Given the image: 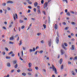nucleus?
I'll list each match as a JSON object with an SVG mask.
<instances>
[{
    "instance_id": "nucleus-1",
    "label": "nucleus",
    "mask_w": 77,
    "mask_h": 77,
    "mask_svg": "<svg viewBox=\"0 0 77 77\" xmlns=\"http://www.w3.org/2000/svg\"><path fill=\"white\" fill-rule=\"evenodd\" d=\"M52 69L53 71H54L55 74H57V69L56 67H54V66L53 65H52Z\"/></svg>"
},
{
    "instance_id": "nucleus-2",
    "label": "nucleus",
    "mask_w": 77,
    "mask_h": 77,
    "mask_svg": "<svg viewBox=\"0 0 77 77\" xmlns=\"http://www.w3.org/2000/svg\"><path fill=\"white\" fill-rule=\"evenodd\" d=\"M11 54H11V56L12 57H14L15 56V54H13V51H11L10 52L8 53L9 55H11Z\"/></svg>"
},
{
    "instance_id": "nucleus-3",
    "label": "nucleus",
    "mask_w": 77,
    "mask_h": 77,
    "mask_svg": "<svg viewBox=\"0 0 77 77\" xmlns=\"http://www.w3.org/2000/svg\"><path fill=\"white\" fill-rule=\"evenodd\" d=\"M44 9H45L47 7V2H46L45 3H44Z\"/></svg>"
},
{
    "instance_id": "nucleus-4",
    "label": "nucleus",
    "mask_w": 77,
    "mask_h": 77,
    "mask_svg": "<svg viewBox=\"0 0 77 77\" xmlns=\"http://www.w3.org/2000/svg\"><path fill=\"white\" fill-rule=\"evenodd\" d=\"M35 51V48H33V50L32 49H31L29 50V51L30 52H32V51Z\"/></svg>"
},
{
    "instance_id": "nucleus-5",
    "label": "nucleus",
    "mask_w": 77,
    "mask_h": 77,
    "mask_svg": "<svg viewBox=\"0 0 77 77\" xmlns=\"http://www.w3.org/2000/svg\"><path fill=\"white\" fill-rule=\"evenodd\" d=\"M60 52L61 55H63L64 53H65V52L63 51V50L61 49L60 51Z\"/></svg>"
},
{
    "instance_id": "nucleus-6",
    "label": "nucleus",
    "mask_w": 77,
    "mask_h": 77,
    "mask_svg": "<svg viewBox=\"0 0 77 77\" xmlns=\"http://www.w3.org/2000/svg\"><path fill=\"white\" fill-rule=\"evenodd\" d=\"M7 3H11L12 4L14 3V2L11 1H9L7 2Z\"/></svg>"
},
{
    "instance_id": "nucleus-7",
    "label": "nucleus",
    "mask_w": 77,
    "mask_h": 77,
    "mask_svg": "<svg viewBox=\"0 0 77 77\" xmlns=\"http://www.w3.org/2000/svg\"><path fill=\"white\" fill-rule=\"evenodd\" d=\"M38 4L37 2H35L34 3V5L35 7H36L38 6Z\"/></svg>"
},
{
    "instance_id": "nucleus-8",
    "label": "nucleus",
    "mask_w": 77,
    "mask_h": 77,
    "mask_svg": "<svg viewBox=\"0 0 77 77\" xmlns=\"http://www.w3.org/2000/svg\"><path fill=\"white\" fill-rule=\"evenodd\" d=\"M54 27L56 30H57V28H58V26H57V24H55L54 26Z\"/></svg>"
},
{
    "instance_id": "nucleus-9",
    "label": "nucleus",
    "mask_w": 77,
    "mask_h": 77,
    "mask_svg": "<svg viewBox=\"0 0 77 77\" xmlns=\"http://www.w3.org/2000/svg\"><path fill=\"white\" fill-rule=\"evenodd\" d=\"M48 42H49L48 45L49 47H50L51 45V40L50 41H49Z\"/></svg>"
},
{
    "instance_id": "nucleus-10",
    "label": "nucleus",
    "mask_w": 77,
    "mask_h": 77,
    "mask_svg": "<svg viewBox=\"0 0 77 77\" xmlns=\"http://www.w3.org/2000/svg\"><path fill=\"white\" fill-rule=\"evenodd\" d=\"M59 38H58L57 37L56 38V42L57 44H58V43H59Z\"/></svg>"
},
{
    "instance_id": "nucleus-11",
    "label": "nucleus",
    "mask_w": 77,
    "mask_h": 77,
    "mask_svg": "<svg viewBox=\"0 0 77 77\" xmlns=\"http://www.w3.org/2000/svg\"><path fill=\"white\" fill-rule=\"evenodd\" d=\"M63 61V59H62V58L61 59H60V61H59V63L60 65L61 64H62V63Z\"/></svg>"
},
{
    "instance_id": "nucleus-12",
    "label": "nucleus",
    "mask_w": 77,
    "mask_h": 77,
    "mask_svg": "<svg viewBox=\"0 0 77 77\" xmlns=\"http://www.w3.org/2000/svg\"><path fill=\"white\" fill-rule=\"evenodd\" d=\"M74 50V45H72L71 50Z\"/></svg>"
},
{
    "instance_id": "nucleus-13",
    "label": "nucleus",
    "mask_w": 77,
    "mask_h": 77,
    "mask_svg": "<svg viewBox=\"0 0 77 77\" xmlns=\"http://www.w3.org/2000/svg\"><path fill=\"white\" fill-rule=\"evenodd\" d=\"M13 39H14V35H12L11 37H10V40H13Z\"/></svg>"
},
{
    "instance_id": "nucleus-14",
    "label": "nucleus",
    "mask_w": 77,
    "mask_h": 77,
    "mask_svg": "<svg viewBox=\"0 0 77 77\" xmlns=\"http://www.w3.org/2000/svg\"><path fill=\"white\" fill-rule=\"evenodd\" d=\"M28 65L29 68H31V66H32V63H29Z\"/></svg>"
},
{
    "instance_id": "nucleus-15",
    "label": "nucleus",
    "mask_w": 77,
    "mask_h": 77,
    "mask_svg": "<svg viewBox=\"0 0 77 77\" xmlns=\"http://www.w3.org/2000/svg\"><path fill=\"white\" fill-rule=\"evenodd\" d=\"M32 26V23H31V24L29 25V26L27 28V30H28L30 28V27Z\"/></svg>"
},
{
    "instance_id": "nucleus-16",
    "label": "nucleus",
    "mask_w": 77,
    "mask_h": 77,
    "mask_svg": "<svg viewBox=\"0 0 77 77\" xmlns=\"http://www.w3.org/2000/svg\"><path fill=\"white\" fill-rule=\"evenodd\" d=\"M37 12L38 14H41L40 10H38L37 11Z\"/></svg>"
},
{
    "instance_id": "nucleus-17",
    "label": "nucleus",
    "mask_w": 77,
    "mask_h": 77,
    "mask_svg": "<svg viewBox=\"0 0 77 77\" xmlns=\"http://www.w3.org/2000/svg\"><path fill=\"white\" fill-rule=\"evenodd\" d=\"M7 66L10 67L11 66V64L10 63H8L7 64Z\"/></svg>"
},
{
    "instance_id": "nucleus-18",
    "label": "nucleus",
    "mask_w": 77,
    "mask_h": 77,
    "mask_svg": "<svg viewBox=\"0 0 77 77\" xmlns=\"http://www.w3.org/2000/svg\"><path fill=\"white\" fill-rule=\"evenodd\" d=\"M62 47H63V48H64V49H65V50H66V47H65V46H64V45H62Z\"/></svg>"
},
{
    "instance_id": "nucleus-19",
    "label": "nucleus",
    "mask_w": 77,
    "mask_h": 77,
    "mask_svg": "<svg viewBox=\"0 0 77 77\" xmlns=\"http://www.w3.org/2000/svg\"><path fill=\"white\" fill-rule=\"evenodd\" d=\"M28 70L29 71H32V69L30 68H28Z\"/></svg>"
},
{
    "instance_id": "nucleus-20",
    "label": "nucleus",
    "mask_w": 77,
    "mask_h": 77,
    "mask_svg": "<svg viewBox=\"0 0 77 77\" xmlns=\"http://www.w3.org/2000/svg\"><path fill=\"white\" fill-rule=\"evenodd\" d=\"M66 15H68L69 16H70L71 15V14H70V13L69 12H67V13L66 14Z\"/></svg>"
},
{
    "instance_id": "nucleus-21",
    "label": "nucleus",
    "mask_w": 77,
    "mask_h": 77,
    "mask_svg": "<svg viewBox=\"0 0 77 77\" xmlns=\"http://www.w3.org/2000/svg\"><path fill=\"white\" fill-rule=\"evenodd\" d=\"M17 67H18V64L16 63L14 66V68H17Z\"/></svg>"
},
{
    "instance_id": "nucleus-22",
    "label": "nucleus",
    "mask_w": 77,
    "mask_h": 77,
    "mask_svg": "<svg viewBox=\"0 0 77 77\" xmlns=\"http://www.w3.org/2000/svg\"><path fill=\"white\" fill-rule=\"evenodd\" d=\"M17 63V60H14L13 61V63L14 64H15L16 63Z\"/></svg>"
},
{
    "instance_id": "nucleus-23",
    "label": "nucleus",
    "mask_w": 77,
    "mask_h": 77,
    "mask_svg": "<svg viewBox=\"0 0 77 77\" xmlns=\"http://www.w3.org/2000/svg\"><path fill=\"white\" fill-rule=\"evenodd\" d=\"M29 1L28 2V3L30 4V5H32V2H31V1Z\"/></svg>"
},
{
    "instance_id": "nucleus-24",
    "label": "nucleus",
    "mask_w": 77,
    "mask_h": 77,
    "mask_svg": "<svg viewBox=\"0 0 77 77\" xmlns=\"http://www.w3.org/2000/svg\"><path fill=\"white\" fill-rule=\"evenodd\" d=\"M22 75H23V76H26V73H23L22 74Z\"/></svg>"
},
{
    "instance_id": "nucleus-25",
    "label": "nucleus",
    "mask_w": 77,
    "mask_h": 77,
    "mask_svg": "<svg viewBox=\"0 0 77 77\" xmlns=\"http://www.w3.org/2000/svg\"><path fill=\"white\" fill-rule=\"evenodd\" d=\"M72 72H73L72 73V75H75L76 74L75 73H74V71H72Z\"/></svg>"
},
{
    "instance_id": "nucleus-26",
    "label": "nucleus",
    "mask_w": 77,
    "mask_h": 77,
    "mask_svg": "<svg viewBox=\"0 0 77 77\" xmlns=\"http://www.w3.org/2000/svg\"><path fill=\"white\" fill-rule=\"evenodd\" d=\"M63 2H65L66 3H68V0H62Z\"/></svg>"
},
{
    "instance_id": "nucleus-27",
    "label": "nucleus",
    "mask_w": 77,
    "mask_h": 77,
    "mask_svg": "<svg viewBox=\"0 0 77 77\" xmlns=\"http://www.w3.org/2000/svg\"><path fill=\"white\" fill-rule=\"evenodd\" d=\"M11 57H9V56L6 57V59H11Z\"/></svg>"
},
{
    "instance_id": "nucleus-28",
    "label": "nucleus",
    "mask_w": 77,
    "mask_h": 77,
    "mask_svg": "<svg viewBox=\"0 0 77 77\" xmlns=\"http://www.w3.org/2000/svg\"><path fill=\"white\" fill-rule=\"evenodd\" d=\"M37 8L38 9V10H40V6H38L37 7Z\"/></svg>"
},
{
    "instance_id": "nucleus-29",
    "label": "nucleus",
    "mask_w": 77,
    "mask_h": 77,
    "mask_svg": "<svg viewBox=\"0 0 77 77\" xmlns=\"http://www.w3.org/2000/svg\"><path fill=\"white\" fill-rule=\"evenodd\" d=\"M43 26L44 27V29H45L46 28V25L44 24L43 25Z\"/></svg>"
},
{
    "instance_id": "nucleus-30",
    "label": "nucleus",
    "mask_w": 77,
    "mask_h": 77,
    "mask_svg": "<svg viewBox=\"0 0 77 77\" xmlns=\"http://www.w3.org/2000/svg\"><path fill=\"white\" fill-rule=\"evenodd\" d=\"M61 69H63V65H62L61 66Z\"/></svg>"
},
{
    "instance_id": "nucleus-31",
    "label": "nucleus",
    "mask_w": 77,
    "mask_h": 77,
    "mask_svg": "<svg viewBox=\"0 0 77 77\" xmlns=\"http://www.w3.org/2000/svg\"><path fill=\"white\" fill-rule=\"evenodd\" d=\"M42 13L44 14L45 15H46V13H45V11H43Z\"/></svg>"
},
{
    "instance_id": "nucleus-32",
    "label": "nucleus",
    "mask_w": 77,
    "mask_h": 77,
    "mask_svg": "<svg viewBox=\"0 0 77 77\" xmlns=\"http://www.w3.org/2000/svg\"><path fill=\"white\" fill-rule=\"evenodd\" d=\"M10 44H14V42H9Z\"/></svg>"
},
{
    "instance_id": "nucleus-33",
    "label": "nucleus",
    "mask_w": 77,
    "mask_h": 77,
    "mask_svg": "<svg viewBox=\"0 0 77 77\" xmlns=\"http://www.w3.org/2000/svg\"><path fill=\"white\" fill-rule=\"evenodd\" d=\"M64 44L65 47H67V46H68V44H67V43H64Z\"/></svg>"
},
{
    "instance_id": "nucleus-34",
    "label": "nucleus",
    "mask_w": 77,
    "mask_h": 77,
    "mask_svg": "<svg viewBox=\"0 0 77 77\" xmlns=\"http://www.w3.org/2000/svg\"><path fill=\"white\" fill-rule=\"evenodd\" d=\"M76 59H77V56H75V58H74L73 59V60H75Z\"/></svg>"
},
{
    "instance_id": "nucleus-35",
    "label": "nucleus",
    "mask_w": 77,
    "mask_h": 77,
    "mask_svg": "<svg viewBox=\"0 0 77 77\" xmlns=\"http://www.w3.org/2000/svg\"><path fill=\"white\" fill-rule=\"evenodd\" d=\"M24 27H25V26H24V25H23L21 27V28L22 29H24Z\"/></svg>"
},
{
    "instance_id": "nucleus-36",
    "label": "nucleus",
    "mask_w": 77,
    "mask_h": 77,
    "mask_svg": "<svg viewBox=\"0 0 77 77\" xmlns=\"http://www.w3.org/2000/svg\"><path fill=\"white\" fill-rule=\"evenodd\" d=\"M41 35V33H37V35H38V36H39L40 35Z\"/></svg>"
},
{
    "instance_id": "nucleus-37",
    "label": "nucleus",
    "mask_w": 77,
    "mask_h": 77,
    "mask_svg": "<svg viewBox=\"0 0 77 77\" xmlns=\"http://www.w3.org/2000/svg\"><path fill=\"white\" fill-rule=\"evenodd\" d=\"M39 53H40V54H42V53H43V51H40V52H39Z\"/></svg>"
},
{
    "instance_id": "nucleus-38",
    "label": "nucleus",
    "mask_w": 77,
    "mask_h": 77,
    "mask_svg": "<svg viewBox=\"0 0 77 77\" xmlns=\"http://www.w3.org/2000/svg\"><path fill=\"white\" fill-rule=\"evenodd\" d=\"M15 17L17 18V19H18V16H17V14H15Z\"/></svg>"
},
{
    "instance_id": "nucleus-39",
    "label": "nucleus",
    "mask_w": 77,
    "mask_h": 77,
    "mask_svg": "<svg viewBox=\"0 0 77 77\" xmlns=\"http://www.w3.org/2000/svg\"><path fill=\"white\" fill-rule=\"evenodd\" d=\"M57 35L58 37H59V32L58 31L57 32Z\"/></svg>"
},
{
    "instance_id": "nucleus-40",
    "label": "nucleus",
    "mask_w": 77,
    "mask_h": 77,
    "mask_svg": "<svg viewBox=\"0 0 77 77\" xmlns=\"http://www.w3.org/2000/svg\"><path fill=\"white\" fill-rule=\"evenodd\" d=\"M20 43L19 44L20 45H21L22 44V41L21 40H20Z\"/></svg>"
},
{
    "instance_id": "nucleus-41",
    "label": "nucleus",
    "mask_w": 77,
    "mask_h": 77,
    "mask_svg": "<svg viewBox=\"0 0 77 77\" xmlns=\"http://www.w3.org/2000/svg\"><path fill=\"white\" fill-rule=\"evenodd\" d=\"M41 3H42V4H44V0H41Z\"/></svg>"
},
{
    "instance_id": "nucleus-42",
    "label": "nucleus",
    "mask_w": 77,
    "mask_h": 77,
    "mask_svg": "<svg viewBox=\"0 0 77 77\" xmlns=\"http://www.w3.org/2000/svg\"><path fill=\"white\" fill-rule=\"evenodd\" d=\"M70 12H71L72 14H75V13L74 12V11H70Z\"/></svg>"
},
{
    "instance_id": "nucleus-43",
    "label": "nucleus",
    "mask_w": 77,
    "mask_h": 77,
    "mask_svg": "<svg viewBox=\"0 0 77 77\" xmlns=\"http://www.w3.org/2000/svg\"><path fill=\"white\" fill-rule=\"evenodd\" d=\"M2 5L3 6H6V3H3L2 4Z\"/></svg>"
},
{
    "instance_id": "nucleus-44",
    "label": "nucleus",
    "mask_w": 77,
    "mask_h": 77,
    "mask_svg": "<svg viewBox=\"0 0 77 77\" xmlns=\"http://www.w3.org/2000/svg\"><path fill=\"white\" fill-rule=\"evenodd\" d=\"M73 25H74V24H75V23L74 22H72L71 23Z\"/></svg>"
},
{
    "instance_id": "nucleus-45",
    "label": "nucleus",
    "mask_w": 77,
    "mask_h": 77,
    "mask_svg": "<svg viewBox=\"0 0 77 77\" xmlns=\"http://www.w3.org/2000/svg\"><path fill=\"white\" fill-rule=\"evenodd\" d=\"M17 72H20V71H21V70H20V69H19L17 70Z\"/></svg>"
},
{
    "instance_id": "nucleus-46",
    "label": "nucleus",
    "mask_w": 77,
    "mask_h": 77,
    "mask_svg": "<svg viewBox=\"0 0 77 77\" xmlns=\"http://www.w3.org/2000/svg\"><path fill=\"white\" fill-rule=\"evenodd\" d=\"M33 11L34 12H36V9L35 8H34L33 9Z\"/></svg>"
},
{
    "instance_id": "nucleus-47",
    "label": "nucleus",
    "mask_w": 77,
    "mask_h": 77,
    "mask_svg": "<svg viewBox=\"0 0 77 77\" xmlns=\"http://www.w3.org/2000/svg\"><path fill=\"white\" fill-rule=\"evenodd\" d=\"M28 8L29 9H32V7H31V6H28Z\"/></svg>"
},
{
    "instance_id": "nucleus-48",
    "label": "nucleus",
    "mask_w": 77,
    "mask_h": 77,
    "mask_svg": "<svg viewBox=\"0 0 77 77\" xmlns=\"http://www.w3.org/2000/svg\"><path fill=\"white\" fill-rule=\"evenodd\" d=\"M41 43H42V44H44V40H42V41H41Z\"/></svg>"
},
{
    "instance_id": "nucleus-49",
    "label": "nucleus",
    "mask_w": 77,
    "mask_h": 77,
    "mask_svg": "<svg viewBox=\"0 0 77 77\" xmlns=\"http://www.w3.org/2000/svg\"><path fill=\"white\" fill-rule=\"evenodd\" d=\"M42 72H46V70L45 69H43L42 70Z\"/></svg>"
},
{
    "instance_id": "nucleus-50",
    "label": "nucleus",
    "mask_w": 77,
    "mask_h": 77,
    "mask_svg": "<svg viewBox=\"0 0 77 77\" xmlns=\"http://www.w3.org/2000/svg\"><path fill=\"white\" fill-rule=\"evenodd\" d=\"M20 23H23V20H20Z\"/></svg>"
},
{
    "instance_id": "nucleus-51",
    "label": "nucleus",
    "mask_w": 77,
    "mask_h": 77,
    "mask_svg": "<svg viewBox=\"0 0 77 77\" xmlns=\"http://www.w3.org/2000/svg\"><path fill=\"white\" fill-rule=\"evenodd\" d=\"M68 27H66L65 28V30H68Z\"/></svg>"
},
{
    "instance_id": "nucleus-52",
    "label": "nucleus",
    "mask_w": 77,
    "mask_h": 77,
    "mask_svg": "<svg viewBox=\"0 0 77 77\" xmlns=\"http://www.w3.org/2000/svg\"><path fill=\"white\" fill-rule=\"evenodd\" d=\"M23 50H26V47H23Z\"/></svg>"
},
{
    "instance_id": "nucleus-53",
    "label": "nucleus",
    "mask_w": 77,
    "mask_h": 77,
    "mask_svg": "<svg viewBox=\"0 0 77 77\" xmlns=\"http://www.w3.org/2000/svg\"><path fill=\"white\" fill-rule=\"evenodd\" d=\"M35 69H36V70H38V67H35Z\"/></svg>"
},
{
    "instance_id": "nucleus-54",
    "label": "nucleus",
    "mask_w": 77,
    "mask_h": 77,
    "mask_svg": "<svg viewBox=\"0 0 77 77\" xmlns=\"http://www.w3.org/2000/svg\"><path fill=\"white\" fill-rule=\"evenodd\" d=\"M2 41L3 42H6V40L5 39H3L2 40Z\"/></svg>"
},
{
    "instance_id": "nucleus-55",
    "label": "nucleus",
    "mask_w": 77,
    "mask_h": 77,
    "mask_svg": "<svg viewBox=\"0 0 77 77\" xmlns=\"http://www.w3.org/2000/svg\"><path fill=\"white\" fill-rule=\"evenodd\" d=\"M28 74L29 75H32V73H30V72H29L28 73Z\"/></svg>"
},
{
    "instance_id": "nucleus-56",
    "label": "nucleus",
    "mask_w": 77,
    "mask_h": 77,
    "mask_svg": "<svg viewBox=\"0 0 77 77\" xmlns=\"http://www.w3.org/2000/svg\"><path fill=\"white\" fill-rule=\"evenodd\" d=\"M14 71V69H13V70H11V73H12V72H13Z\"/></svg>"
},
{
    "instance_id": "nucleus-57",
    "label": "nucleus",
    "mask_w": 77,
    "mask_h": 77,
    "mask_svg": "<svg viewBox=\"0 0 77 77\" xmlns=\"http://www.w3.org/2000/svg\"><path fill=\"white\" fill-rule=\"evenodd\" d=\"M7 9H8V10L9 11H10V10H11V8H9V7H8V8H7Z\"/></svg>"
},
{
    "instance_id": "nucleus-58",
    "label": "nucleus",
    "mask_w": 77,
    "mask_h": 77,
    "mask_svg": "<svg viewBox=\"0 0 77 77\" xmlns=\"http://www.w3.org/2000/svg\"><path fill=\"white\" fill-rule=\"evenodd\" d=\"M3 29H5V30H6V27L4 26L3 27Z\"/></svg>"
},
{
    "instance_id": "nucleus-59",
    "label": "nucleus",
    "mask_w": 77,
    "mask_h": 77,
    "mask_svg": "<svg viewBox=\"0 0 77 77\" xmlns=\"http://www.w3.org/2000/svg\"><path fill=\"white\" fill-rule=\"evenodd\" d=\"M38 48H39V46H37L36 47L35 49L36 50V49H38Z\"/></svg>"
},
{
    "instance_id": "nucleus-60",
    "label": "nucleus",
    "mask_w": 77,
    "mask_h": 77,
    "mask_svg": "<svg viewBox=\"0 0 77 77\" xmlns=\"http://www.w3.org/2000/svg\"><path fill=\"white\" fill-rule=\"evenodd\" d=\"M5 50L6 51H9V49H8V48H5Z\"/></svg>"
},
{
    "instance_id": "nucleus-61",
    "label": "nucleus",
    "mask_w": 77,
    "mask_h": 77,
    "mask_svg": "<svg viewBox=\"0 0 77 77\" xmlns=\"http://www.w3.org/2000/svg\"><path fill=\"white\" fill-rule=\"evenodd\" d=\"M20 59L21 60H23V59H22V58H21V57H20Z\"/></svg>"
},
{
    "instance_id": "nucleus-62",
    "label": "nucleus",
    "mask_w": 77,
    "mask_h": 77,
    "mask_svg": "<svg viewBox=\"0 0 77 77\" xmlns=\"http://www.w3.org/2000/svg\"><path fill=\"white\" fill-rule=\"evenodd\" d=\"M71 36H74V34H73V33H71Z\"/></svg>"
},
{
    "instance_id": "nucleus-63",
    "label": "nucleus",
    "mask_w": 77,
    "mask_h": 77,
    "mask_svg": "<svg viewBox=\"0 0 77 77\" xmlns=\"http://www.w3.org/2000/svg\"><path fill=\"white\" fill-rule=\"evenodd\" d=\"M28 13H30V10L29 9H28Z\"/></svg>"
},
{
    "instance_id": "nucleus-64",
    "label": "nucleus",
    "mask_w": 77,
    "mask_h": 77,
    "mask_svg": "<svg viewBox=\"0 0 77 77\" xmlns=\"http://www.w3.org/2000/svg\"><path fill=\"white\" fill-rule=\"evenodd\" d=\"M6 77H10V75H9L8 74L7 75V76H6Z\"/></svg>"
}]
</instances>
